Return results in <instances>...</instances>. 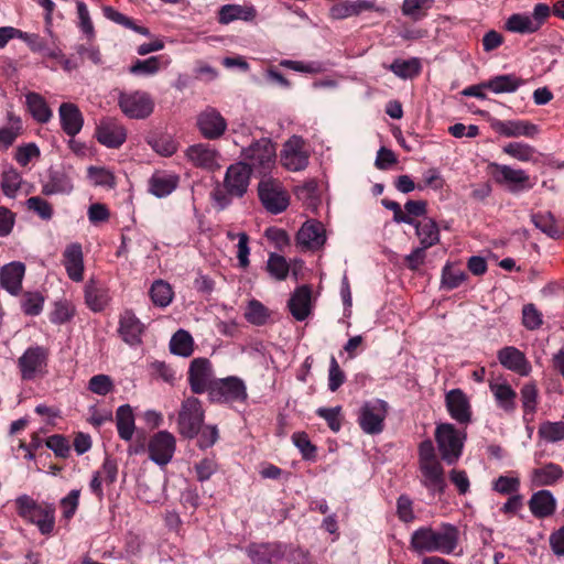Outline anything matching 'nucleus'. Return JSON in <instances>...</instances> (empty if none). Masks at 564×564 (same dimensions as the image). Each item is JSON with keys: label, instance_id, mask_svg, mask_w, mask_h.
Masks as SVG:
<instances>
[{"label": "nucleus", "instance_id": "36", "mask_svg": "<svg viewBox=\"0 0 564 564\" xmlns=\"http://www.w3.org/2000/svg\"><path fill=\"white\" fill-rule=\"evenodd\" d=\"M521 85L522 80L514 74L498 75L484 82L494 94L514 93Z\"/></svg>", "mask_w": 564, "mask_h": 564}, {"label": "nucleus", "instance_id": "58", "mask_svg": "<svg viewBox=\"0 0 564 564\" xmlns=\"http://www.w3.org/2000/svg\"><path fill=\"white\" fill-rule=\"evenodd\" d=\"M113 388V380L108 375H96L88 381L89 391L98 395H106L111 392Z\"/></svg>", "mask_w": 564, "mask_h": 564}, {"label": "nucleus", "instance_id": "14", "mask_svg": "<svg viewBox=\"0 0 564 564\" xmlns=\"http://www.w3.org/2000/svg\"><path fill=\"white\" fill-rule=\"evenodd\" d=\"M187 160L196 167L215 171L220 167L219 152L208 143H197L187 148Z\"/></svg>", "mask_w": 564, "mask_h": 564}, {"label": "nucleus", "instance_id": "48", "mask_svg": "<svg viewBox=\"0 0 564 564\" xmlns=\"http://www.w3.org/2000/svg\"><path fill=\"white\" fill-rule=\"evenodd\" d=\"M389 69L398 77L406 79L416 76L421 70L420 61L417 58L394 59Z\"/></svg>", "mask_w": 564, "mask_h": 564}, {"label": "nucleus", "instance_id": "62", "mask_svg": "<svg viewBox=\"0 0 564 564\" xmlns=\"http://www.w3.org/2000/svg\"><path fill=\"white\" fill-rule=\"evenodd\" d=\"M26 207L34 212L35 214H37L42 219H45V220H48L52 218V215H53V208L52 206L48 204V202H46L45 199H43L42 197L40 196H33V197H30L28 200H26Z\"/></svg>", "mask_w": 564, "mask_h": 564}, {"label": "nucleus", "instance_id": "45", "mask_svg": "<svg viewBox=\"0 0 564 564\" xmlns=\"http://www.w3.org/2000/svg\"><path fill=\"white\" fill-rule=\"evenodd\" d=\"M162 68V56H151L147 59H137L129 73L137 76H153Z\"/></svg>", "mask_w": 564, "mask_h": 564}, {"label": "nucleus", "instance_id": "26", "mask_svg": "<svg viewBox=\"0 0 564 564\" xmlns=\"http://www.w3.org/2000/svg\"><path fill=\"white\" fill-rule=\"evenodd\" d=\"M499 362L507 369L514 371L521 376L529 375L531 366L525 355L518 348L508 346L498 351Z\"/></svg>", "mask_w": 564, "mask_h": 564}, {"label": "nucleus", "instance_id": "42", "mask_svg": "<svg viewBox=\"0 0 564 564\" xmlns=\"http://www.w3.org/2000/svg\"><path fill=\"white\" fill-rule=\"evenodd\" d=\"M119 436L130 441L134 432V417L130 405H120L116 413Z\"/></svg>", "mask_w": 564, "mask_h": 564}, {"label": "nucleus", "instance_id": "5", "mask_svg": "<svg viewBox=\"0 0 564 564\" xmlns=\"http://www.w3.org/2000/svg\"><path fill=\"white\" fill-rule=\"evenodd\" d=\"M389 405L381 399L366 401L358 412V424L368 435L380 434L384 429V420Z\"/></svg>", "mask_w": 564, "mask_h": 564}, {"label": "nucleus", "instance_id": "23", "mask_svg": "<svg viewBox=\"0 0 564 564\" xmlns=\"http://www.w3.org/2000/svg\"><path fill=\"white\" fill-rule=\"evenodd\" d=\"M25 265L20 261L4 264L0 270V285L12 295H17L22 288Z\"/></svg>", "mask_w": 564, "mask_h": 564}, {"label": "nucleus", "instance_id": "61", "mask_svg": "<svg viewBox=\"0 0 564 564\" xmlns=\"http://www.w3.org/2000/svg\"><path fill=\"white\" fill-rule=\"evenodd\" d=\"M522 322L527 329H538L543 323L542 314L533 304H527L522 308Z\"/></svg>", "mask_w": 564, "mask_h": 564}, {"label": "nucleus", "instance_id": "59", "mask_svg": "<svg viewBox=\"0 0 564 564\" xmlns=\"http://www.w3.org/2000/svg\"><path fill=\"white\" fill-rule=\"evenodd\" d=\"M75 308L68 302H56L54 310L50 314V321L53 324H64L73 318Z\"/></svg>", "mask_w": 564, "mask_h": 564}, {"label": "nucleus", "instance_id": "33", "mask_svg": "<svg viewBox=\"0 0 564 564\" xmlns=\"http://www.w3.org/2000/svg\"><path fill=\"white\" fill-rule=\"evenodd\" d=\"M25 104L28 110L37 122L46 123L52 119L53 112L46 100L40 94L33 91L28 93L25 95Z\"/></svg>", "mask_w": 564, "mask_h": 564}, {"label": "nucleus", "instance_id": "32", "mask_svg": "<svg viewBox=\"0 0 564 564\" xmlns=\"http://www.w3.org/2000/svg\"><path fill=\"white\" fill-rule=\"evenodd\" d=\"M178 182L180 177L174 173L156 172L149 181L150 192L159 198L166 197L175 191Z\"/></svg>", "mask_w": 564, "mask_h": 564}, {"label": "nucleus", "instance_id": "15", "mask_svg": "<svg viewBox=\"0 0 564 564\" xmlns=\"http://www.w3.org/2000/svg\"><path fill=\"white\" fill-rule=\"evenodd\" d=\"M95 135L102 145L117 149L124 143L127 131L117 120L107 118L99 122Z\"/></svg>", "mask_w": 564, "mask_h": 564}, {"label": "nucleus", "instance_id": "46", "mask_svg": "<svg viewBox=\"0 0 564 564\" xmlns=\"http://www.w3.org/2000/svg\"><path fill=\"white\" fill-rule=\"evenodd\" d=\"M538 389L534 383H527L521 389V402L523 408V419L527 422L533 420V414L538 404Z\"/></svg>", "mask_w": 564, "mask_h": 564}, {"label": "nucleus", "instance_id": "44", "mask_svg": "<svg viewBox=\"0 0 564 564\" xmlns=\"http://www.w3.org/2000/svg\"><path fill=\"white\" fill-rule=\"evenodd\" d=\"M171 352L182 357H188L193 352V338L188 332L178 329L170 341Z\"/></svg>", "mask_w": 564, "mask_h": 564}, {"label": "nucleus", "instance_id": "3", "mask_svg": "<svg viewBox=\"0 0 564 564\" xmlns=\"http://www.w3.org/2000/svg\"><path fill=\"white\" fill-rule=\"evenodd\" d=\"M466 434L451 423L438 424L435 429V441L442 459L447 465L455 464L463 453Z\"/></svg>", "mask_w": 564, "mask_h": 564}, {"label": "nucleus", "instance_id": "63", "mask_svg": "<svg viewBox=\"0 0 564 564\" xmlns=\"http://www.w3.org/2000/svg\"><path fill=\"white\" fill-rule=\"evenodd\" d=\"M519 478L513 476H500L492 484L494 490L502 495L517 492L519 490Z\"/></svg>", "mask_w": 564, "mask_h": 564}, {"label": "nucleus", "instance_id": "56", "mask_svg": "<svg viewBox=\"0 0 564 564\" xmlns=\"http://www.w3.org/2000/svg\"><path fill=\"white\" fill-rule=\"evenodd\" d=\"M503 152L521 162H529L533 160L535 149L527 143L510 142L503 148Z\"/></svg>", "mask_w": 564, "mask_h": 564}, {"label": "nucleus", "instance_id": "9", "mask_svg": "<svg viewBox=\"0 0 564 564\" xmlns=\"http://www.w3.org/2000/svg\"><path fill=\"white\" fill-rule=\"evenodd\" d=\"M209 400L217 403L245 401L247 390L243 381L237 377L217 379L208 392Z\"/></svg>", "mask_w": 564, "mask_h": 564}, {"label": "nucleus", "instance_id": "22", "mask_svg": "<svg viewBox=\"0 0 564 564\" xmlns=\"http://www.w3.org/2000/svg\"><path fill=\"white\" fill-rule=\"evenodd\" d=\"M58 116L63 131L74 138L84 126V117L79 108L73 102H63L58 108Z\"/></svg>", "mask_w": 564, "mask_h": 564}, {"label": "nucleus", "instance_id": "39", "mask_svg": "<svg viewBox=\"0 0 564 564\" xmlns=\"http://www.w3.org/2000/svg\"><path fill=\"white\" fill-rule=\"evenodd\" d=\"M85 301L94 312H100L108 304V291L96 282L90 281L85 286Z\"/></svg>", "mask_w": 564, "mask_h": 564}, {"label": "nucleus", "instance_id": "11", "mask_svg": "<svg viewBox=\"0 0 564 564\" xmlns=\"http://www.w3.org/2000/svg\"><path fill=\"white\" fill-rule=\"evenodd\" d=\"M310 154L305 149V141L299 135H292L281 151V164L289 171H303L308 165Z\"/></svg>", "mask_w": 564, "mask_h": 564}, {"label": "nucleus", "instance_id": "35", "mask_svg": "<svg viewBox=\"0 0 564 564\" xmlns=\"http://www.w3.org/2000/svg\"><path fill=\"white\" fill-rule=\"evenodd\" d=\"M73 191L72 180L63 172L51 171L48 180L43 184L45 195L69 194Z\"/></svg>", "mask_w": 564, "mask_h": 564}, {"label": "nucleus", "instance_id": "25", "mask_svg": "<svg viewBox=\"0 0 564 564\" xmlns=\"http://www.w3.org/2000/svg\"><path fill=\"white\" fill-rule=\"evenodd\" d=\"M446 406L451 416L457 422L464 424L470 421L469 401L462 390L454 389L446 394Z\"/></svg>", "mask_w": 564, "mask_h": 564}, {"label": "nucleus", "instance_id": "28", "mask_svg": "<svg viewBox=\"0 0 564 564\" xmlns=\"http://www.w3.org/2000/svg\"><path fill=\"white\" fill-rule=\"evenodd\" d=\"M292 316L296 321H304L311 313L312 292L307 285L297 288L288 303Z\"/></svg>", "mask_w": 564, "mask_h": 564}, {"label": "nucleus", "instance_id": "52", "mask_svg": "<svg viewBox=\"0 0 564 564\" xmlns=\"http://www.w3.org/2000/svg\"><path fill=\"white\" fill-rule=\"evenodd\" d=\"M22 183L20 173L12 169H6L1 175V187L6 196L14 197Z\"/></svg>", "mask_w": 564, "mask_h": 564}, {"label": "nucleus", "instance_id": "29", "mask_svg": "<svg viewBox=\"0 0 564 564\" xmlns=\"http://www.w3.org/2000/svg\"><path fill=\"white\" fill-rule=\"evenodd\" d=\"M372 10H377L375 0L344 1L334 4L329 10V15L332 19L343 20Z\"/></svg>", "mask_w": 564, "mask_h": 564}, {"label": "nucleus", "instance_id": "38", "mask_svg": "<svg viewBox=\"0 0 564 564\" xmlns=\"http://www.w3.org/2000/svg\"><path fill=\"white\" fill-rule=\"evenodd\" d=\"M564 471L560 465L549 463L532 471V482L535 486H551L562 478Z\"/></svg>", "mask_w": 564, "mask_h": 564}, {"label": "nucleus", "instance_id": "34", "mask_svg": "<svg viewBox=\"0 0 564 564\" xmlns=\"http://www.w3.org/2000/svg\"><path fill=\"white\" fill-rule=\"evenodd\" d=\"M529 505L531 512L538 518L549 517L555 510V499L547 490L535 492L531 497Z\"/></svg>", "mask_w": 564, "mask_h": 564}, {"label": "nucleus", "instance_id": "27", "mask_svg": "<svg viewBox=\"0 0 564 564\" xmlns=\"http://www.w3.org/2000/svg\"><path fill=\"white\" fill-rule=\"evenodd\" d=\"M144 330L143 324L130 311H126L119 322V333L122 339L130 346H135L141 343V335Z\"/></svg>", "mask_w": 564, "mask_h": 564}, {"label": "nucleus", "instance_id": "30", "mask_svg": "<svg viewBox=\"0 0 564 564\" xmlns=\"http://www.w3.org/2000/svg\"><path fill=\"white\" fill-rule=\"evenodd\" d=\"M64 267L70 280L79 282L84 278V257L79 243H70L64 251Z\"/></svg>", "mask_w": 564, "mask_h": 564}, {"label": "nucleus", "instance_id": "54", "mask_svg": "<svg viewBox=\"0 0 564 564\" xmlns=\"http://www.w3.org/2000/svg\"><path fill=\"white\" fill-rule=\"evenodd\" d=\"M87 176L96 186L112 188L116 185L112 172L102 166H89L87 169Z\"/></svg>", "mask_w": 564, "mask_h": 564}, {"label": "nucleus", "instance_id": "24", "mask_svg": "<svg viewBox=\"0 0 564 564\" xmlns=\"http://www.w3.org/2000/svg\"><path fill=\"white\" fill-rule=\"evenodd\" d=\"M495 177L500 183L512 185V191H522L531 188L529 175L521 169H513L505 164H492Z\"/></svg>", "mask_w": 564, "mask_h": 564}, {"label": "nucleus", "instance_id": "1", "mask_svg": "<svg viewBox=\"0 0 564 564\" xmlns=\"http://www.w3.org/2000/svg\"><path fill=\"white\" fill-rule=\"evenodd\" d=\"M458 529L444 523L440 530L432 527H420L414 530L410 539V549L416 554L434 553L451 554L458 544Z\"/></svg>", "mask_w": 564, "mask_h": 564}, {"label": "nucleus", "instance_id": "6", "mask_svg": "<svg viewBox=\"0 0 564 564\" xmlns=\"http://www.w3.org/2000/svg\"><path fill=\"white\" fill-rule=\"evenodd\" d=\"M203 422L204 410L200 401L195 397L185 399L177 419L180 434L187 438H194L202 430Z\"/></svg>", "mask_w": 564, "mask_h": 564}, {"label": "nucleus", "instance_id": "2", "mask_svg": "<svg viewBox=\"0 0 564 564\" xmlns=\"http://www.w3.org/2000/svg\"><path fill=\"white\" fill-rule=\"evenodd\" d=\"M241 156L250 172L265 175L275 164V147L269 138H261L242 149Z\"/></svg>", "mask_w": 564, "mask_h": 564}, {"label": "nucleus", "instance_id": "47", "mask_svg": "<svg viewBox=\"0 0 564 564\" xmlns=\"http://www.w3.org/2000/svg\"><path fill=\"white\" fill-rule=\"evenodd\" d=\"M173 295L172 286L163 280L154 281L150 289V297L153 304L160 307L170 305Z\"/></svg>", "mask_w": 564, "mask_h": 564}, {"label": "nucleus", "instance_id": "60", "mask_svg": "<svg viewBox=\"0 0 564 564\" xmlns=\"http://www.w3.org/2000/svg\"><path fill=\"white\" fill-rule=\"evenodd\" d=\"M397 516L400 521L410 523L415 520L413 501L406 495H401L397 500Z\"/></svg>", "mask_w": 564, "mask_h": 564}, {"label": "nucleus", "instance_id": "41", "mask_svg": "<svg viewBox=\"0 0 564 564\" xmlns=\"http://www.w3.org/2000/svg\"><path fill=\"white\" fill-rule=\"evenodd\" d=\"M433 6L434 0H403L401 12L413 22H417L427 17Z\"/></svg>", "mask_w": 564, "mask_h": 564}, {"label": "nucleus", "instance_id": "31", "mask_svg": "<svg viewBox=\"0 0 564 564\" xmlns=\"http://www.w3.org/2000/svg\"><path fill=\"white\" fill-rule=\"evenodd\" d=\"M257 17V10L253 6L247 4H225L218 10V22L220 24H229L234 21H253Z\"/></svg>", "mask_w": 564, "mask_h": 564}, {"label": "nucleus", "instance_id": "40", "mask_svg": "<svg viewBox=\"0 0 564 564\" xmlns=\"http://www.w3.org/2000/svg\"><path fill=\"white\" fill-rule=\"evenodd\" d=\"M492 392L499 408L508 413L516 410L517 393L508 383H490Z\"/></svg>", "mask_w": 564, "mask_h": 564}, {"label": "nucleus", "instance_id": "37", "mask_svg": "<svg viewBox=\"0 0 564 564\" xmlns=\"http://www.w3.org/2000/svg\"><path fill=\"white\" fill-rule=\"evenodd\" d=\"M413 226H415L420 243L424 248H430L440 241V230L432 218L425 217L421 221H414Z\"/></svg>", "mask_w": 564, "mask_h": 564}, {"label": "nucleus", "instance_id": "49", "mask_svg": "<svg viewBox=\"0 0 564 564\" xmlns=\"http://www.w3.org/2000/svg\"><path fill=\"white\" fill-rule=\"evenodd\" d=\"M532 223L542 232L551 238H560L561 231L556 226L555 218L550 212L538 213L532 215Z\"/></svg>", "mask_w": 564, "mask_h": 564}, {"label": "nucleus", "instance_id": "4", "mask_svg": "<svg viewBox=\"0 0 564 564\" xmlns=\"http://www.w3.org/2000/svg\"><path fill=\"white\" fill-rule=\"evenodd\" d=\"M551 9L546 3L534 6L532 14L513 13L505 22V29L511 33L532 34L538 32L550 17Z\"/></svg>", "mask_w": 564, "mask_h": 564}, {"label": "nucleus", "instance_id": "8", "mask_svg": "<svg viewBox=\"0 0 564 564\" xmlns=\"http://www.w3.org/2000/svg\"><path fill=\"white\" fill-rule=\"evenodd\" d=\"M118 106L130 119H145L154 110V100L143 90L121 91L118 97Z\"/></svg>", "mask_w": 564, "mask_h": 564}, {"label": "nucleus", "instance_id": "20", "mask_svg": "<svg viewBox=\"0 0 564 564\" xmlns=\"http://www.w3.org/2000/svg\"><path fill=\"white\" fill-rule=\"evenodd\" d=\"M297 243L306 249L316 250L326 241L325 229L318 221H306L296 235Z\"/></svg>", "mask_w": 564, "mask_h": 564}, {"label": "nucleus", "instance_id": "19", "mask_svg": "<svg viewBox=\"0 0 564 564\" xmlns=\"http://www.w3.org/2000/svg\"><path fill=\"white\" fill-rule=\"evenodd\" d=\"M491 127L496 132L507 138H533L539 132L538 126L527 120H495Z\"/></svg>", "mask_w": 564, "mask_h": 564}, {"label": "nucleus", "instance_id": "50", "mask_svg": "<svg viewBox=\"0 0 564 564\" xmlns=\"http://www.w3.org/2000/svg\"><path fill=\"white\" fill-rule=\"evenodd\" d=\"M269 316V310L261 302L257 300L249 301L245 311V317L249 323L260 326L265 324Z\"/></svg>", "mask_w": 564, "mask_h": 564}, {"label": "nucleus", "instance_id": "64", "mask_svg": "<svg viewBox=\"0 0 564 564\" xmlns=\"http://www.w3.org/2000/svg\"><path fill=\"white\" fill-rule=\"evenodd\" d=\"M150 144L156 153L163 156H171L177 150V143L170 135L158 138L151 141Z\"/></svg>", "mask_w": 564, "mask_h": 564}, {"label": "nucleus", "instance_id": "21", "mask_svg": "<svg viewBox=\"0 0 564 564\" xmlns=\"http://www.w3.org/2000/svg\"><path fill=\"white\" fill-rule=\"evenodd\" d=\"M246 552L253 564H272L284 555L283 545L280 543H252Z\"/></svg>", "mask_w": 564, "mask_h": 564}, {"label": "nucleus", "instance_id": "7", "mask_svg": "<svg viewBox=\"0 0 564 564\" xmlns=\"http://www.w3.org/2000/svg\"><path fill=\"white\" fill-rule=\"evenodd\" d=\"M50 351L43 346H31L18 359L21 378L26 381L43 377L47 372Z\"/></svg>", "mask_w": 564, "mask_h": 564}, {"label": "nucleus", "instance_id": "13", "mask_svg": "<svg viewBox=\"0 0 564 564\" xmlns=\"http://www.w3.org/2000/svg\"><path fill=\"white\" fill-rule=\"evenodd\" d=\"M150 459L160 466L169 464L175 452V437L167 431H160L149 442Z\"/></svg>", "mask_w": 564, "mask_h": 564}, {"label": "nucleus", "instance_id": "16", "mask_svg": "<svg viewBox=\"0 0 564 564\" xmlns=\"http://www.w3.org/2000/svg\"><path fill=\"white\" fill-rule=\"evenodd\" d=\"M249 167L245 163L231 164L225 174L224 185L230 196L242 197L250 181Z\"/></svg>", "mask_w": 564, "mask_h": 564}, {"label": "nucleus", "instance_id": "10", "mask_svg": "<svg viewBox=\"0 0 564 564\" xmlns=\"http://www.w3.org/2000/svg\"><path fill=\"white\" fill-rule=\"evenodd\" d=\"M259 197L265 209L280 214L289 206V196L281 183L272 178H263L258 186Z\"/></svg>", "mask_w": 564, "mask_h": 564}, {"label": "nucleus", "instance_id": "57", "mask_svg": "<svg viewBox=\"0 0 564 564\" xmlns=\"http://www.w3.org/2000/svg\"><path fill=\"white\" fill-rule=\"evenodd\" d=\"M44 297L39 292H26L21 302L22 311L30 316L39 315L43 310Z\"/></svg>", "mask_w": 564, "mask_h": 564}, {"label": "nucleus", "instance_id": "51", "mask_svg": "<svg viewBox=\"0 0 564 564\" xmlns=\"http://www.w3.org/2000/svg\"><path fill=\"white\" fill-rule=\"evenodd\" d=\"M539 435L549 443H556L564 440V421L543 422L539 427Z\"/></svg>", "mask_w": 564, "mask_h": 564}, {"label": "nucleus", "instance_id": "43", "mask_svg": "<svg viewBox=\"0 0 564 564\" xmlns=\"http://www.w3.org/2000/svg\"><path fill=\"white\" fill-rule=\"evenodd\" d=\"M55 509L53 506H39L29 521L36 524L42 534H48L53 531L55 524Z\"/></svg>", "mask_w": 564, "mask_h": 564}, {"label": "nucleus", "instance_id": "12", "mask_svg": "<svg viewBox=\"0 0 564 564\" xmlns=\"http://www.w3.org/2000/svg\"><path fill=\"white\" fill-rule=\"evenodd\" d=\"M217 379L214 378L212 364L206 358H195L188 369V383L193 393L209 392Z\"/></svg>", "mask_w": 564, "mask_h": 564}, {"label": "nucleus", "instance_id": "53", "mask_svg": "<svg viewBox=\"0 0 564 564\" xmlns=\"http://www.w3.org/2000/svg\"><path fill=\"white\" fill-rule=\"evenodd\" d=\"M467 274L465 271L455 268L451 264H446L442 271V288L446 290H453L458 288L465 280Z\"/></svg>", "mask_w": 564, "mask_h": 564}, {"label": "nucleus", "instance_id": "55", "mask_svg": "<svg viewBox=\"0 0 564 564\" xmlns=\"http://www.w3.org/2000/svg\"><path fill=\"white\" fill-rule=\"evenodd\" d=\"M267 270L276 280H284L289 274V263L283 256L271 253L267 262Z\"/></svg>", "mask_w": 564, "mask_h": 564}, {"label": "nucleus", "instance_id": "17", "mask_svg": "<svg viewBox=\"0 0 564 564\" xmlns=\"http://www.w3.org/2000/svg\"><path fill=\"white\" fill-rule=\"evenodd\" d=\"M420 482L432 495H442L446 489L444 468L441 462H432L419 465Z\"/></svg>", "mask_w": 564, "mask_h": 564}, {"label": "nucleus", "instance_id": "18", "mask_svg": "<svg viewBox=\"0 0 564 564\" xmlns=\"http://www.w3.org/2000/svg\"><path fill=\"white\" fill-rule=\"evenodd\" d=\"M197 126L200 133L208 140L220 138L227 129L225 118L215 108H207L200 112L197 118Z\"/></svg>", "mask_w": 564, "mask_h": 564}]
</instances>
